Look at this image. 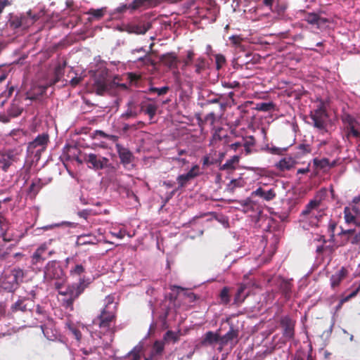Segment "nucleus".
Listing matches in <instances>:
<instances>
[{
    "instance_id": "f257e3e1",
    "label": "nucleus",
    "mask_w": 360,
    "mask_h": 360,
    "mask_svg": "<svg viewBox=\"0 0 360 360\" xmlns=\"http://www.w3.org/2000/svg\"><path fill=\"white\" fill-rule=\"evenodd\" d=\"M65 262L67 265L72 264L69 271L70 276L72 278H79L78 282L68 285L64 291H59L60 295L69 296L66 300V304L67 307H70L72 306L75 300L89 287L91 280L84 275L86 273V268L82 263H77L74 257L66 258Z\"/></svg>"
},
{
    "instance_id": "f03ea898",
    "label": "nucleus",
    "mask_w": 360,
    "mask_h": 360,
    "mask_svg": "<svg viewBox=\"0 0 360 360\" xmlns=\"http://www.w3.org/2000/svg\"><path fill=\"white\" fill-rule=\"evenodd\" d=\"M117 303L114 302V297L108 295L105 299V306L100 314L94 319L93 323L105 332L110 331L117 319Z\"/></svg>"
},
{
    "instance_id": "7ed1b4c3",
    "label": "nucleus",
    "mask_w": 360,
    "mask_h": 360,
    "mask_svg": "<svg viewBox=\"0 0 360 360\" xmlns=\"http://www.w3.org/2000/svg\"><path fill=\"white\" fill-rule=\"evenodd\" d=\"M44 278L46 281H56L54 286L58 292L63 291L62 288L67 280L62 266L56 260L50 261L46 264L44 271Z\"/></svg>"
},
{
    "instance_id": "20e7f679",
    "label": "nucleus",
    "mask_w": 360,
    "mask_h": 360,
    "mask_svg": "<svg viewBox=\"0 0 360 360\" xmlns=\"http://www.w3.org/2000/svg\"><path fill=\"white\" fill-rule=\"evenodd\" d=\"M321 201L311 200L306 205L301 212L303 219L316 224L323 215V212L320 209Z\"/></svg>"
},
{
    "instance_id": "39448f33",
    "label": "nucleus",
    "mask_w": 360,
    "mask_h": 360,
    "mask_svg": "<svg viewBox=\"0 0 360 360\" xmlns=\"http://www.w3.org/2000/svg\"><path fill=\"white\" fill-rule=\"evenodd\" d=\"M202 174V172L200 171V166L198 165H194L191 167L187 173L179 175L176 177L178 187L170 193L169 197L167 198L166 202H167L178 190L186 187L193 179L200 176Z\"/></svg>"
},
{
    "instance_id": "423d86ee",
    "label": "nucleus",
    "mask_w": 360,
    "mask_h": 360,
    "mask_svg": "<svg viewBox=\"0 0 360 360\" xmlns=\"http://www.w3.org/2000/svg\"><path fill=\"white\" fill-rule=\"evenodd\" d=\"M278 323L282 329L283 337L287 340H293L295 334L296 321L289 315H285L279 319Z\"/></svg>"
},
{
    "instance_id": "0eeeda50",
    "label": "nucleus",
    "mask_w": 360,
    "mask_h": 360,
    "mask_svg": "<svg viewBox=\"0 0 360 360\" xmlns=\"http://www.w3.org/2000/svg\"><path fill=\"white\" fill-rule=\"evenodd\" d=\"M84 162L88 164V167L94 170H101L108 167L109 159L100 155L89 153L86 155Z\"/></svg>"
},
{
    "instance_id": "6e6552de",
    "label": "nucleus",
    "mask_w": 360,
    "mask_h": 360,
    "mask_svg": "<svg viewBox=\"0 0 360 360\" xmlns=\"http://www.w3.org/2000/svg\"><path fill=\"white\" fill-rule=\"evenodd\" d=\"M49 142V135L47 134H39L32 141L30 142L27 146V152L35 155L40 154L44 151Z\"/></svg>"
},
{
    "instance_id": "1a4fd4ad",
    "label": "nucleus",
    "mask_w": 360,
    "mask_h": 360,
    "mask_svg": "<svg viewBox=\"0 0 360 360\" xmlns=\"http://www.w3.org/2000/svg\"><path fill=\"white\" fill-rule=\"evenodd\" d=\"M310 117L313 120L314 127L319 130H326L327 113L323 106H319L317 109L311 111Z\"/></svg>"
},
{
    "instance_id": "9d476101",
    "label": "nucleus",
    "mask_w": 360,
    "mask_h": 360,
    "mask_svg": "<svg viewBox=\"0 0 360 360\" xmlns=\"http://www.w3.org/2000/svg\"><path fill=\"white\" fill-rule=\"evenodd\" d=\"M343 122L347 124L346 132L348 138L352 136L358 138L360 136L359 123V122L352 115H347L343 119Z\"/></svg>"
},
{
    "instance_id": "9b49d317",
    "label": "nucleus",
    "mask_w": 360,
    "mask_h": 360,
    "mask_svg": "<svg viewBox=\"0 0 360 360\" xmlns=\"http://www.w3.org/2000/svg\"><path fill=\"white\" fill-rule=\"evenodd\" d=\"M112 85V84L105 77H98L94 79L93 89L96 94L102 96L110 89Z\"/></svg>"
},
{
    "instance_id": "f8f14e48",
    "label": "nucleus",
    "mask_w": 360,
    "mask_h": 360,
    "mask_svg": "<svg viewBox=\"0 0 360 360\" xmlns=\"http://www.w3.org/2000/svg\"><path fill=\"white\" fill-rule=\"evenodd\" d=\"M349 274V270L345 266H342L330 278V284L332 289L335 290L340 286L342 281L345 279Z\"/></svg>"
},
{
    "instance_id": "ddd939ff",
    "label": "nucleus",
    "mask_w": 360,
    "mask_h": 360,
    "mask_svg": "<svg viewBox=\"0 0 360 360\" xmlns=\"http://www.w3.org/2000/svg\"><path fill=\"white\" fill-rule=\"evenodd\" d=\"M339 235H348V240H350V243L357 246L358 251L360 252V231H358L356 229L345 230L342 228Z\"/></svg>"
},
{
    "instance_id": "4468645a",
    "label": "nucleus",
    "mask_w": 360,
    "mask_h": 360,
    "mask_svg": "<svg viewBox=\"0 0 360 360\" xmlns=\"http://www.w3.org/2000/svg\"><path fill=\"white\" fill-rule=\"evenodd\" d=\"M151 27L150 22L143 24H129L125 27V31L129 34H144Z\"/></svg>"
},
{
    "instance_id": "2eb2a0df",
    "label": "nucleus",
    "mask_w": 360,
    "mask_h": 360,
    "mask_svg": "<svg viewBox=\"0 0 360 360\" xmlns=\"http://www.w3.org/2000/svg\"><path fill=\"white\" fill-rule=\"evenodd\" d=\"M296 165L295 160L291 156H285L276 162L274 167L281 172L290 170Z\"/></svg>"
},
{
    "instance_id": "dca6fc26",
    "label": "nucleus",
    "mask_w": 360,
    "mask_h": 360,
    "mask_svg": "<svg viewBox=\"0 0 360 360\" xmlns=\"http://www.w3.org/2000/svg\"><path fill=\"white\" fill-rule=\"evenodd\" d=\"M238 335V329L235 328L233 323H230L229 330L224 335L220 337L221 347L219 348V350L221 351L224 346L226 345L234 339H236Z\"/></svg>"
},
{
    "instance_id": "f3484780",
    "label": "nucleus",
    "mask_w": 360,
    "mask_h": 360,
    "mask_svg": "<svg viewBox=\"0 0 360 360\" xmlns=\"http://www.w3.org/2000/svg\"><path fill=\"white\" fill-rule=\"evenodd\" d=\"M191 66L194 70V73L197 76L201 77L207 68V60L205 57H198L195 59Z\"/></svg>"
},
{
    "instance_id": "a211bd4d",
    "label": "nucleus",
    "mask_w": 360,
    "mask_h": 360,
    "mask_svg": "<svg viewBox=\"0 0 360 360\" xmlns=\"http://www.w3.org/2000/svg\"><path fill=\"white\" fill-rule=\"evenodd\" d=\"M47 250V246L44 244L40 245L33 253L31 257V263L34 266L40 264H42L44 261L46 259L44 256Z\"/></svg>"
},
{
    "instance_id": "6ab92c4d",
    "label": "nucleus",
    "mask_w": 360,
    "mask_h": 360,
    "mask_svg": "<svg viewBox=\"0 0 360 360\" xmlns=\"http://www.w3.org/2000/svg\"><path fill=\"white\" fill-rule=\"evenodd\" d=\"M161 62L169 69H177L179 59L175 53H167L161 56Z\"/></svg>"
},
{
    "instance_id": "aec40b11",
    "label": "nucleus",
    "mask_w": 360,
    "mask_h": 360,
    "mask_svg": "<svg viewBox=\"0 0 360 360\" xmlns=\"http://www.w3.org/2000/svg\"><path fill=\"white\" fill-rule=\"evenodd\" d=\"M116 147L121 163L124 165L131 163L134 159L131 152L129 149L124 148L119 144H117Z\"/></svg>"
},
{
    "instance_id": "412c9836",
    "label": "nucleus",
    "mask_w": 360,
    "mask_h": 360,
    "mask_svg": "<svg viewBox=\"0 0 360 360\" xmlns=\"http://www.w3.org/2000/svg\"><path fill=\"white\" fill-rule=\"evenodd\" d=\"M252 195L258 196L266 201H270L276 198V193L274 188L266 191L262 187H259L252 193Z\"/></svg>"
},
{
    "instance_id": "4be33fe9",
    "label": "nucleus",
    "mask_w": 360,
    "mask_h": 360,
    "mask_svg": "<svg viewBox=\"0 0 360 360\" xmlns=\"http://www.w3.org/2000/svg\"><path fill=\"white\" fill-rule=\"evenodd\" d=\"M292 283L291 280L282 279L278 284V289L286 300L291 297Z\"/></svg>"
},
{
    "instance_id": "5701e85b",
    "label": "nucleus",
    "mask_w": 360,
    "mask_h": 360,
    "mask_svg": "<svg viewBox=\"0 0 360 360\" xmlns=\"http://www.w3.org/2000/svg\"><path fill=\"white\" fill-rule=\"evenodd\" d=\"M247 285L245 283L238 284L237 291L235 294L233 303L240 305L242 304L246 297L249 295V292H246Z\"/></svg>"
},
{
    "instance_id": "b1692460",
    "label": "nucleus",
    "mask_w": 360,
    "mask_h": 360,
    "mask_svg": "<svg viewBox=\"0 0 360 360\" xmlns=\"http://www.w3.org/2000/svg\"><path fill=\"white\" fill-rule=\"evenodd\" d=\"M217 342L220 343V336L212 331H208L202 337L200 345L202 346H208Z\"/></svg>"
},
{
    "instance_id": "393cba45",
    "label": "nucleus",
    "mask_w": 360,
    "mask_h": 360,
    "mask_svg": "<svg viewBox=\"0 0 360 360\" xmlns=\"http://www.w3.org/2000/svg\"><path fill=\"white\" fill-rule=\"evenodd\" d=\"M27 300V299L23 298L16 301L11 307V313H16L18 311H22L25 313L27 311H30L31 310L28 307L27 303H26Z\"/></svg>"
},
{
    "instance_id": "a878e982",
    "label": "nucleus",
    "mask_w": 360,
    "mask_h": 360,
    "mask_svg": "<svg viewBox=\"0 0 360 360\" xmlns=\"http://www.w3.org/2000/svg\"><path fill=\"white\" fill-rule=\"evenodd\" d=\"M3 238V240L5 242H18L21 238L22 236L19 233H16L13 229L8 226V229L7 230L4 231V233L1 235Z\"/></svg>"
},
{
    "instance_id": "bb28decb",
    "label": "nucleus",
    "mask_w": 360,
    "mask_h": 360,
    "mask_svg": "<svg viewBox=\"0 0 360 360\" xmlns=\"http://www.w3.org/2000/svg\"><path fill=\"white\" fill-rule=\"evenodd\" d=\"M261 150L267 153H270L271 155H284L285 152L287 151V148H279L274 146L273 144H266L263 146Z\"/></svg>"
},
{
    "instance_id": "cd10ccee",
    "label": "nucleus",
    "mask_w": 360,
    "mask_h": 360,
    "mask_svg": "<svg viewBox=\"0 0 360 360\" xmlns=\"http://www.w3.org/2000/svg\"><path fill=\"white\" fill-rule=\"evenodd\" d=\"M67 65V63L65 60L63 62V63H58L54 68L53 71V79H52L51 84H55L58 82L61 77L64 75V70Z\"/></svg>"
},
{
    "instance_id": "c85d7f7f",
    "label": "nucleus",
    "mask_w": 360,
    "mask_h": 360,
    "mask_svg": "<svg viewBox=\"0 0 360 360\" xmlns=\"http://www.w3.org/2000/svg\"><path fill=\"white\" fill-rule=\"evenodd\" d=\"M38 19L35 15H32L31 11H29L25 15H20V21L22 24L21 28L26 29L33 25Z\"/></svg>"
},
{
    "instance_id": "c756f323",
    "label": "nucleus",
    "mask_w": 360,
    "mask_h": 360,
    "mask_svg": "<svg viewBox=\"0 0 360 360\" xmlns=\"http://www.w3.org/2000/svg\"><path fill=\"white\" fill-rule=\"evenodd\" d=\"M227 138H229V136L227 134L225 133L223 128L218 127L215 129L214 132L212 134V137L210 144L212 146H216L217 142L221 141L223 139H226Z\"/></svg>"
},
{
    "instance_id": "7c9ffc66",
    "label": "nucleus",
    "mask_w": 360,
    "mask_h": 360,
    "mask_svg": "<svg viewBox=\"0 0 360 360\" xmlns=\"http://www.w3.org/2000/svg\"><path fill=\"white\" fill-rule=\"evenodd\" d=\"M165 343L163 340H156L154 342L150 356L148 357L150 360H152L155 356H161L162 354L165 349Z\"/></svg>"
},
{
    "instance_id": "2f4dec72",
    "label": "nucleus",
    "mask_w": 360,
    "mask_h": 360,
    "mask_svg": "<svg viewBox=\"0 0 360 360\" xmlns=\"http://www.w3.org/2000/svg\"><path fill=\"white\" fill-rule=\"evenodd\" d=\"M96 236L91 234L81 235L77 237L76 245L77 246L94 245L96 244Z\"/></svg>"
},
{
    "instance_id": "473e14b6",
    "label": "nucleus",
    "mask_w": 360,
    "mask_h": 360,
    "mask_svg": "<svg viewBox=\"0 0 360 360\" xmlns=\"http://www.w3.org/2000/svg\"><path fill=\"white\" fill-rule=\"evenodd\" d=\"M240 156L233 155L231 158L226 160V162L220 167L221 170H233L235 165L239 162Z\"/></svg>"
},
{
    "instance_id": "72a5a7b5",
    "label": "nucleus",
    "mask_w": 360,
    "mask_h": 360,
    "mask_svg": "<svg viewBox=\"0 0 360 360\" xmlns=\"http://www.w3.org/2000/svg\"><path fill=\"white\" fill-rule=\"evenodd\" d=\"M23 108L19 103H12L7 110V113L11 117H18L22 112Z\"/></svg>"
},
{
    "instance_id": "f704fd0d",
    "label": "nucleus",
    "mask_w": 360,
    "mask_h": 360,
    "mask_svg": "<svg viewBox=\"0 0 360 360\" xmlns=\"http://www.w3.org/2000/svg\"><path fill=\"white\" fill-rule=\"evenodd\" d=\"M141 108V110H143L144 112L147 114L150 119H153L155 117L158 110V105L153 103L144 105V103H142Z\"/></svg>"
},
{
    "instance_id": "c9c22d12",
    "label": "nucleus",
    "mask_w": 360,
    "mask_h": 360,
    "mask_svg": "<svg viewBox=\"0 0 360 360\" xmlns=\"http://www.w3.org/2000/svg\"><path fill=\"white\" fill-rule=\"evenodd\" d=\"M195 53L193 50H188L186 52V58L182 60V67L181 70H185L187 67L192 65L193 63L195 60Z\"/></svg>"
},
{
    "instance_id": "e433bc0d",
    "label": "nucleus",
    "mask_w": 360,
    "mask_h": 360,
    "mask_svg": "<svg viewBox=\"0 0 360 360\" xmlns=\"http://www.w3.org/2000/svg\"><path fill=\"white\" fill-rule=\"evenodd\" d=\"M165 342H172L173 343H176L179 340V335L172 330H167L164 336L163 340Z\"/></svg>"
},
{
    "instance_id": "4c0bfd02",
    "label": "nucleus",
    "mask_w": 360,
    "mask_h": 360,
    "mask_svg": "<svg viewBox=\"0 0 360 360\" xmlns=\"http://www.w3.org/2000/svg\"><path fill=\"white\" fill-rule=\"evenodd\" d=\"M42 188L41 179H34L29 187V193L35 196Z\"/></svg>"
},
{
    "instance_id": "58836bf2",
    "label": "nucleus",
    "mask_w": 360,
    "mask_h": 360,
    "mask_svg": "<svg viewBox=\"0 0 360 360\" xmlns=\"http://www.w3.org/2000/svg\"><path fill=\"white\" fill-rule=\"evenodd\" d=\"M151 0H134L130 4L131 11H134L139 8L148 6L150 3Z\"/></svg>"
},
{
    "instance_id": "ea45409f",
    "label": "nucleus",
    "mask_w": 360,
    "mask_h": 360,
    "mask_svg": "<svg viewBox=\"0 0 360 360\" xmlns=\"http://www.w3.org/2000/svg\"><path fill=\"white\" fill-rule=\"evenodd\" d=\"M8 25L13 30L21 28L20 15H11L8 21Z\"/></svg>"
},
{
    "instance_id": "a19ab883",
    "label": "nucleus",
    "mask_w": 360,
    "mask_h": 360,
    "mask_svg": "<svg viewBox=\"0 0 360 360\" xmlns=\"http://www.w3.org/2000/svg\"><path fill=\"white\" fill-rule=\"evenodd\" d=\"M240 205L243 207L244 212H248L249 211L253 210L255 204L250 198H246L239 201Z\"/></svg>"
},
{
    "instance_id": "79ce46f5",
    "label": "nucleus",
    "mask_w": 360,
    "mask_h": 360,
    "mask_svg": "<svg viewBox=\"0 0 360 360\" xmlns=\"http://www.w3.org/2000/svg\"><path fill=\"white\" fill-rule=\"evenodd\" d=\"M169 90V88L167 86H165L161 88L150 86L148 89L146 93L150 94H157L158 96H162V95L167 94L168 93Z\"/></svg>"
},
{
    "instance_id": "37998d69",
    "label": "nucleus",
    "mask_w": 360,
    "mask_h": 360,
    "mask_svg": "<svg viewBox=\"0 0 360 360\" xmlns=\"http://www.w3.org/2000/svg\"><path fill=\"white\" fill-rule=\"evenodd\" d=\"M105 13V8H99V9H90L86 13L88 15H91L96 20H100L103 17Z\"/></svg>"
},
{
    "instance_id": "c03bdc74",
    "label": "nucleus",
    "mask_w": 360,
    "mask_h": 360,
    "mask_svg": "<svg viewBox=\"0 0 360 360\" xmlns=\"http://www.w3.org/2000/svg\"><path fill=\"white\" fill-rule=\"evenodd\" d=\"M275 105L272 102L269 103H261L257 105V109L263 112H270L274 110Z\"/></svg>"
},
{
    "instance_id": "a18cd8bd",
    "label": "nucleus",
    "mask_w": 360,
    "mask_h": 360,
    "mask_svg": "<svg viewBox=\"0 0 360 360\" xmlns=\"http://www.w3.org/2000/svg\"><path fill=\"white\" fill-rule=\"evenodd\" d=\"M344 218L347 224H354L356 217L351 212L349 207H346L344 209Z\"/></svg>"
},
{
    "instance_id": "49530a36",
    "label": "nucleus",
    "mask_w": 360,
    "mask_h": 360,
    "mask_svg": "<svg viewBox=\"0 0 360 360\" xmlns=\"http://www.w3.org/2000/svg\"><path fill=\"white\" fill-rule=\"evenodd\" d=\"M314 165L319 169H325L326 167H329L330 161L328 158L321 160L315 158L314 160Z\"/></svg>"
},
{
    "instance_id": "de8ad7c7",
    "label": "nucleus",
    "mask_w": 360,
    "mask_h": 360,
    "mask_svg": "<svg viewBox=\"0 0 360 360\" xmlns=\"http://www.w3.org/2000/svg\"><path fill=\"white\" fill-rule=\"evenodd\" d=\"M219 297L222 303L228 304L230 302L229 288L224 287L220 292Z\"/></svg>"
},
{
    "instance_id": "09e8293b",
    "label": "nucleus",
    "mask_w": 360,
    "mask_h": 360,
    "mask_svg": "<svg viewBox=\"0 0 360 360\" xmlns=\"http://www.w3.org/2000/svg\"><path fill=\"white\" fill-rule=\"evenodd\" d=\"M318 15L316 13H307L305 15V20L311 25H317L318 23Z\"/></svg>"
},
{
    "instance_id": "8fccbe9b",
    "label": "nucleus",
    "mask_w": 360,
    "mask_h": 360,
    "mask_svg": "<svg viewBox=\"0 0 360 360\" xmlns=\"http://www.w3.org/2000/svg\"><path fill=\"white\" fill-rule=\"evenodd\" d=\"M254 145H255V140L252 137H250V141H246L243 144H242V146L244 147L246 155H250V153H252L251 148Z\"/></svg>"
},
{
    "instance_id": "3c124183",
    "label": "nucleus",
    "mask_w": 360,
    "mask_h": 360,
    "mask_svg": "<svg viewBox=\"0 0 360 360\" xmlns=\"http://www.w3.org/2000/svg\"><path fill=\"white\" fill-rule=\"evenodd\" d=\"M216 67L217 70L221 68L226 63V58L222 54H217L215 56Z\"/></svg>"
},
{
    "instance_id": "603ef678",
    "label": "nucleus",
    "mask_w": 360,
    "mask_h": 360,
    "mask_svg": "<svg viewBox=\"0 0 360 360\" xmlns=\"http://www.w3.org/2000/svg\"><path fill=\"white\" fill-rule=\"evenodd\" d=\"M129 360H142V356L139 351H131L128 354ZM143 360H150L149 358H144Z\"/></svg>"
},
{
    "instance_id": "864d4df0",
    "label": "nucleus",
    "mask_w": 360,
    "mask_h": 360,
    "mask_svg": "<svg viewBox=\"0 0 360 360\" xmlns=\"http://www.w3.org/2000/svg\"><path fill=\"white\" fill-rule=\"evenodd\" d=\"M217 116L214 112H211L206 115L205 117V122L209 123L211 126H214V124L216 121Z\"/></svg>"
},
{
    "instance_id": "5fc2aeb1",
    "label": "nucleus",
    "mask_w": 360,
    "mask_h": 360,
    "mask_svg": "<svg viewBox=\"0 0 360 360\" xmlns=\"http://www.w3.org/2000/svg\"><path fill=\"white\" fill-rule=\"evenodd\" d=\"M0 164L2 165L1 167L4 172H6L8 169L10 167V166L12 165L11 161H10V160H6V158L4 157H2L0 159Z\"/></svg>"
},
{
    "instance_id": "6e6d98bb",
    "label": "nucleus",
    "mask_w": 360,
    "mask_h": 360,
    "mask_svg": "<svg viewBox=\"0 0 360 360\" xmlns=\"http://www.w3.org/2000/svg\"><path fill=\"white\" fill-rule=\"evenodd\" d=\"M359 291H360V283L359 284L358 287L354 290H353L351 293H349L347 296L343 297V302H348L352 298L356 297Z\"/></svg>"
},
{
    "instance_id": "4d7b16f0",
    "label": "nucleus",
    "mask_w": 360,
    "mask_h": 360,
    "mask_svg": "<svg viewBox=\"0 0 360 360\" xmlns=\"http://www.w3.org/2000/svg\"><path fill=\"white\" fill-rule=\"evenodd\" d=\"M336 226H337V223L335 221H330L329 222V224L328 226V232L330 233V237H331L333 238H335V230L336 229Z\"/></svg>"
},
{
    "instance_id": "13d9d810",
    "label": "nucleus",
    "mask_w": 360,
    "mask_h": 360,
    "mask_svg": "<svg viewBox=\"0 0 360 360\" xmlns=\"http://www.w3.org/2000/svg\"><path fill=\"white\" fill-rule=\"evenodd\" d=\"M39 91L40 92L37 93V94H32L31 91L27 92V94H26V99H29V100H31V101H35V100L38 99V98L40 96H41L42 94H43V91L41 89H39Z\"/></svg>"
},
{
    "instance_id": "bf43d9fd",
    "label": "nucleus",
    "mask_w": 360,
    "mask_h": 360,
    "mask_svg": "<svg viewBox=\"0 0 360 360\" xmlns=\"http://www.w3.org/2000/svg\"><path fill=\"white\" fill-rule=\"evenodd\" d=\"M242 180L240 179H233L231 181L230 184H229V188L231 190H234L236 187H242Z\"/></svg>"
},
{
    "instance_id": "052dcab7",
    "label": "nucleus",
    "mask_w": 360,
    "mask_h": 360,
    "mask_svg": "<svg viewBox=\"0 0 360 360\" xmlns=\"http://www.w3.org/2000/svg\"><path fill=\"white\" fill-rule=\"evenodd\" d=\"M280 0H264L263 3L265 6H269L270 8L275 7L276 8L278 7Z\"/></svg>"
},
{
    "instance_id": "680f3d73",
    "label": "nucleus",
    "mask_w": 360,
    "mask_h": 360,
    "mask_svg": "<svg viewBox=\"0 0 360 360\" xmlns=\"http://www.w3.org/2000/svg\"><path fill=\"white\" fill-rule=\"evenodd\" d=\"M223 86L226 88L229 89H235L240 87V83L237 81L233 82H223Z\"/></svg>"
},
{
    "instance_id": "e2e57ef3",
    "label": "nucleus",
    "mask_w": 360,
    "mask_h": 360,
    "mask_svg": "<svg viewBox=\"0 0 360 360\" xmlns=\"http://www.w3.org/2000/svg\"><path fill=\"white\" fill-rule=\"evenodd\" d=\"M217 160H214L213 158L211 159L209 156H205L202 158V165L204 166L212 165L217 163Z\"/></svg>"
},
{
    "instance_id": "0e129e2a",
    "label": "nucleus",
    "mask_w": 360,
    "mask_h": 360,
    "mask_svg": "<svg viewBox=\"0 0 360 360\" xmlns=\"http://www.w3.org/2000/svg\"><path fill=\"white\" fill-rule=\"evenodd\" d=\"M298 149L302 151V154H307L311 152V147L308 144H300Z\"/></svg>"
},
{
    "instance_id": "69168bd1",
    "label": "nucleus",
    "mask_w": 360,
    "mask_h": 360,
    "mask_svg": "<svg viewBox=\"0 0 360 360\" xmlns=\"http://www.w3.org/2000/svg\"><path fill=\"white\" fill-rule=\"evenodd\" d=\"M139 61H141L145 64H153L152 59L149 57V53H146V55L143 57H140L138 58Z\"/></svg>"
},
{
    "instance_id": "338daca9",
    "label": "nucleus",
    "mask_w": 360,
    "mask_h": 360,
    "mask_svg": "<svg viewBox=\"0 0 360 360\" xmlns=\"http://www.w3.org/2000/svg\"><path fill=\"white\" fill-rule=\"evenodd\" d=\"M91 210H83L77 212V215L83 218L84 219H87V218L91 215Z\"/></svg>"
},
{
    "instance_id": "774afa93",
    "label": "nucleus",
    "mask_w": 360,
    "mask_h": 360,
    "mask_svg": "<svg viewBox=\"0 0 360 360\" xmlns=\"http://www.w3.org/2000/svg\"><path fill=\"white\" fill-rule=\"evenodd\" d=\"M137 116V112L132 111L131 110H127L126 112L122 115V117L124 119H129L130 117H136Z\"/></svg>"
}]
</instances>
